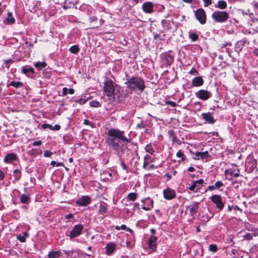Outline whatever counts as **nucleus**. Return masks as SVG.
Segmentation results:
<instances>
[{"mask_svg":"<svg viewBox=\"0 0 258 258\" xmlns=\"http://www.w3.org/2000/svg\"><path fill=\"white\" fill-rule=\"evenodd\" d=\"M153 207V201L151 199H147L146 204L142 207L145 211H149Z\"/></svg>","mask_w":258,"mask_h":258,"instance_id":"obj_24","label":"nucleus"},{"mask_svg":"<svg viewBox=\"0 0 258 258\" xmlns=\"http://www.w3.org/2000/svg\"><path fill=\"white\" fill-rule=\"evenodd\" d=\"M203 1H204V6L205 7L210 6L212 4V0H203Z\"/></svg>","mask_w":258,"mask_h":258,"instance_id":"obj_52","label":"nucleus"},{"mask_svg":"<svg viewBox=\"0 0 258 258\" xmlns=\"http://www.w3.org/2000/svg\"><path fill=\"white\" fill-rule=\"evenodd\" d=\"M13 62L14 60L12 59L6 60L4 62L5 67L9 69L10 67L9 64L12 63Z\"/></svg>","mask_w":258,"mask_h":258,"instance_id":"obj_46","label":"nucleus"},{"mask_svg":"<svg viewBox=\"0 0 258 258\" xmlns=\"http://www.w3.org/2000/svg\"><path fill=\"white\" fill-rule=\"evenodd\" d=\"M210 157V155L209 154V153L208 151L200 152V157L201 159L207 160Z\"/></svg>","mask_w":258,"mask_h":258,"instance_id":"obj_37","label":"nucleus"},{"mask_svg":"<svg viewBox=\"0 0 258 258\" xmlns=\"http://www.w3.org/2000/svg\"><path fill=\"white\" fill-rule=\"evenodd\" d=\"M253 54L255 56H258V48H254L253 50Z\"/></svg>","mask_w":258,"mask_h":258,"instance_id":"obj_64","label":"nucleus"},{"mask_svg":"<svg viewBox=\"0 0 258 258\" xmlns=\"http://www.w3.org/2000/svg\"><path fill=\"white\" fill-rule=\"evenodd\" d=\"M201 117L204 120H205L206 122L210 124H213L216 121V120L212 116V114L210 112L202 113L201 114Z\"/></svg>","mask_w":258,"mask_h":258,"instance_id":"obj_13","label":"nucleus"},{"mask_svg":"<svg viewBox=\"0 0 258 258\" xmlns=\"http://www.w3.org/2000/svg\"><path fill=\"white\" fill-rule=\"evenodd\" d=\"M137 127L140 128V129H142V128H144V126L143 125V121H141L140 123H139L137 124Z\"/></svg>","mask_w":258,"mask_h":258,"instance_id":"obj_63","label":"nucleus"},{"mask_svg":"<svg viewBox=\"0 0 258 258\" xmlns=\"http://www.w3.org/2000/svg\"><path fill=\"white\" fill-rule=\"evenodd\" d=\"M162 58L166 66H170L174 60L173 57L169 53L164 54Z\"/></svg>","mask_w":258,"mask_h":258,"instance_id":"obj_18","label":"nucleus"},{"mask_svg":"<svg viewBox=\"0 0 258 258\" xmlns=\"http://www.w3.org/2000/svg\"><path fill=\"white\" fill-rule=\"evenodd\" d=\"M74 218V215L73 214H69L65 216V218L67 220H70Z\"/></svg>","mask_w":258,"mask_h":258,"instance_id":"obj_62","label":"nucleus"},{"mask_svg":"<svg viewBox=\"0 0 258 258\" xmlns=\"http://www.w3.org/2000/svg\"><path fill=\"white\" fill-rule=\"evenodd\" d=\"M189 37L190 40L195 42L197 41L199 38L198 35L196 33L189 32Z\"/></svg>","mask_w":258,"mask_h":258,"instance_id":"obj_40","label":"nucleus"},{"mask_svg":"<svg viewBox=\"0 0 258 258\" xmlns=\"http://www.w3.org/2000/svg\"><path fill=\"white\" fill-rule=\"evenodd\" d=\"M145 160H146L149 163L150 162H153V160L154 159L153 158H151V157L148 155H146L145 157H144V159Z\"/></svg>","mask_w":258,"mask_h":258,"instance_id":"obj_50","label":"nucleus"},{"mask_svg":"<svg viewBox=\"0 0 258 258\" xmlns=\"http://www.w3.org/2000/svg\"><path fill=\"white\" fill-rule=\"evenodd\" d=\"M211 17L215 22L222 23L227 21L229 15L226 11L216 10L212 13Z\"/></svg>","mask_w":258,"mask_h":258,"instance_id":"obj_4","label":"nucleus"},{"mask_svg":"<svg viewBox=\"0 0 258 258\" xmlns=\"http://www.w3.org/2000/svg\"><path fill=\"white\" fill-rule=\"evenodd\" d=\"M169 138L171 139L173 142H174L176 140V137L174 135V132L172 130H169L168 132Z\"/></svg>","mask_w":258,"mask_h":258,"instance_id":"obj_41","label":"nucleus"},{"mask_svg":"<svg viewBox=\"0 0 258 258\" xmlns=\"http://www.w3.org/2000/svg\"><path fill=\"white\" fill-rule=\"evenodd\" d=\"M189 73L190 74L195 75L198 74V71L196 70V69L195 68H192L191 69V70L190 71V72H189Z\"/></svg>","mask_w":258,"mask_h":258,"instance_id":"obj_57","label":"nucleus"},{"mask_svg":"<svg viewBox=\"0 0 258 258\" xmlns=\"http://www.w3.org/2000/svg\"><path fill=\"white\" fill-rule=\"evenodd\" d=\"M47 66V64L44 61H38L34 63V66L37 69V70L40 71L42 69L45 68Z\"/></svg>","mask_w":258,"mask_h":258,"instance_id":"obj_33","label":"nucleus"},{"mask_svg":"<svg viewBox=\"0 0 258 258\" xmlns=\"http://www.w3.org/2000/svg\"><path fill=\"white\" fill-rule=\"evenodd\" d=\"M164 198L167 200H171L176 197L175 191L169 187H167L163 191Z\"/></svg>","mask_w":258,"mask_h":258,"instance_id":"obj_9","label":"nucleus"},{"mask_svg":"<svg viewBox=\"0 0 258 258\" xmlns=\"http://www.w3.org/2000/svg\"><path fill=\"white\" fill-rule=\"evenodd\" d=\"M192 85L194 87H200L204 84V80L200 76L196 77L192 80Z\"/></svg>","mask_w":258,"mask_h":258,"instance_id":"obj_20","label":"nucleus"},{"mask_svg":"<svg viewBox=\"0 0 258 258\" xmlns=\"http://www.w3.org/2000/svg\"><path fill=\"white\" fill-rule=\"evenodd\" d=\"M17 159V155L14 153L8 154L4 159V161L6 163H11L13 161Z\"/></svg>","mask_w":258,"mask_h":258,"instance_id":"obj_19","label":"nucleus"},{"mask_svg":"<svg viewBox=\"0 0 258 258\" xmlns=\"http://www.w3.org/2000/svg\"><path fill=\"white\" fill-rule=\"evenodd\" d=\"M164 177H166L167 178L166 180L168 181L172 178V175L168 173H167L165 174Z\"/></svg>","mask_w":258,"mask_h":258,"instance_id":"obj_59","label":"nucleus"},{"mask_svg":"<svg viewBox=\"0 0 258 258\" xmlns=\"http://www.w3.org/2000/svg\"><path fill=\"white\" fill-rule=\"evenodd\" d=\"M197 20L201 24H204L206 22V15L202 8L198 9L195 12Z\"/></svg>","mask_w":258,"mask_h":258,"instance_id":"obj_7","label":"nucleus"},{"mask_svg":"<svg viewBox=\"0 0 258 258\" xmlns=\"http://www.w3.org/2000/svg\"><path fill=\"white\" fill-rule=\"evenodd\" d=\"M7 86H13L16 89H19L23 87L24 86V84L21 82L13 81L8 84Z\"/></svg>","mask_w":258,"mask_h":258,"instance_id":"obj_26","label":"nucleus"},{"mask_svg":"<svg viewBox=\"0 0 258 258\" xmlns=\"http://www.w3.org/2000/svg\"><path fill=\"white\" fill-rule=\"evenodd\" d=\"M196 186V183L195 181H193L192 184L188 187V188L189 190L194 191L195 189Z\"/></svg>","mask_w":258,"mask_h":258,"instance_id":"obj_54","label":"nucleus"},{"mask_svg":"<svg viewBox=\"0 0 258 258\" xmlns=\"http://www.w3.org/2000/svg\"><path fill=\"white\" fill-rule=\"evenodd\" d=\"M108 137L106 143L109 148L115 152L119 157L124 152L127 143L131 140L124 136V132L117 128H110L107 132Z\"/></svg>","mask_w":258,"mask_h":258,"instance_id":"obj_1","label":"nucleus"},{"mask_svg":"<svg viewBox=\"0 0 258 258\" xmlns=\"http://www.w3.org/2000/svg\"><path fill=\"white\" fill-rule=\"evenodd\" d=\"M199 203L197 202H192L191 204L185 206V208L186 210H189V214L194 216L198 212L199 209Z\"/></svg>","mask_w":258,"mask_h":258,"instance_id":"obj_11","label":"nucleus"},{"mask_svg":"<svg viewBox=\"0 0 258 258\" xmlns=\"http://www.w3.org/2000/svg\"><path fill=\"white\" fill-rule=\"evenodd\" d=\"M139 206L140 205L139 203H135L134 204H133V210L135 211L139 209Z\"/></svg>","mask_w":258,"mask_h":258,"instance_id":"obj_53","label":"nucleus"},{"mask_svg":"<svg viewBox=\"0 0 258 258\" xmlns=\"http://www.w3.org/2000/svg\"><path fill=\"white\" fill-rule=\"evenodd\" d=\"M48 258H58L61 256L60 251H50L48 254Z\"/></svg>","mask_w":258,"mask_h":258,"instance_id":"obj_30","label":"nucleus"},{"mask_svg":"<svg viewBox=\"0 0 258 258\" xmlns=\"http://www.w3.org/2000/svg\"><path fill=\"white\" fill-rule=\"evenodd\" d=\"M42 144V142L41 141H34L32 143V146H39Z\"/></svg>","mask_w":258,"mask_h":258,"instance_id":"obj_55","label":"nucleus"},{"mask_svg":"<svg viewBox=\"0 0 258 258\" xmlns=\"http://www.w3.org/2000/svg\"><path fill=\"white\" fill-rule=\"evenodd\" d=\"M244 239L247 240H251L253 238V235L250 233H247L243 236Z\"/></svg>","mask_w":258,"mask_h":258,"instance_id":"obj_48","label":"nucleus"},{"mask_svg":"<svg viewBox=\"0 0 258 258\" xmlns=\"http://www.w3.org/2000/svg\"><path fill=\"white\" fill-rule=\"evenodd\" d=\"M29 236L27 232H25L23 233V235L20 234L17 236V239L21 242L25 241L26 238Z\"/></svg>","mask_w":258,"mask_h":258,"instance_id":"obj_36","label":"nucleus"},{"mask_svg":"<svg viewBox=\"0 0 258 258\" xmlns=\"http://www.w3.org/2000/svg\"><path fill=\"white\" fill-rule=\"evenodd\" d=\"M145 150L147 152L151 155H153L155 151L151 144L147 145L145 147Z\"/></svg>","mask_w":258,"mask_h":258,"instance_id":"obj_38","label":"nucleus"},{"mask_svg":"<svg viewBox=\"0 0 258 258\" xmlns=\"http://www.w3.org/2000/svg\"><path fill=\"white\" fill-rule=\"evenodd\" d=\"M211 201L216 205V208L220 211L223 210L224 203L223 202L221 197L217 195H215L211 197Z\"/></svg>","mask_w":258,"mask_h":258,"instance_id":"obj_8","label":"nucleus"},{"mask_svg":"<svg viewBox=\"0 0 258 258\" xmlns=\"http://www.w3.org/2000/svg\"><path fill=\"white\" fill-rule=\"evenodd\" d=\"M107 206L106 204H101L99 207V211L98 213L100 215H102L103 216H104V214L107 212Z\"/></svg>","mask_w":258,"mask_h":258,"instance_id":"obj_28","label":"nucleus"},{"mask_svg":"<svg viewBox=\"0 0 258 258\" xmlns=\"http://www.w3.org/2000/svg\"><path fill=\"white\" fill-rule=\"evenodd\" d=\"M75 92V90L73 88L68 89L67 87H64L62 89V96H66L68 94H73Z\"/></svg>","mask_w":258,"mask_h":258,"instance_id":"obj_34","label":"nucleus"},{"mask_svg":"<svg viewBox=\"0 0 258 258\" xmlns=\"http://www.w3.org/2000/svg\"><path fill=\"white\" fill-rule=\"evenodd\" d=\"M194 159L197 160H199L200 159V152H196V153L195 154V156L194 157Z\"/></svg>","mask_w":258,"mask_h":258,"instance_id":"obj_58","label":"nucleus"},{"mask_svg":"<svg viewBox=\"0 0 258 258\" xmlns=\"http://www.w3.org/2000/svg\"><path fill=\"white\" fill-rule=\"evenodd\" d=\"M143 11L146 13H151L154 11V5L151 2H145L142 5Z\"/></svg>","mask_w":258,"mask_h":258,"instance_id":"obj_17","label":"nucleus"},{"mask_svg":"<svg viewBox=\"0 0 258 258\" xmlns=\"http://www.w3.org/2000/svg\"><path fill=\"white\" fill-rule=\"evenodd\" d=\"M176 156L178 157V158H180L181 160L182 161H184L185 159H186V158L184 156V154L183 153L182 151H181V150H179V151H178L176 153Z\"/></svg>","mask_w":258,"mask_h":258,"instance_id":"obj_43","label":"nucleus"},{"mask_svg":"<svg viewBox=\"0 0 258 258\" xmlns=\"http://www.w3.org/2000/svg\"><path fill=\"white\" fill-rule=\"evenodd\" d=\"M52 154L53 153L49 150L44 151L43 153V155L45 157H50Z\"/></svg>","mask_w":258,"mask_h":258,"instance_id":"obj_47","label":"nucleus"},{"mask_svg":"<svg viewBox=\"0 0 258 258\" xmlns=\"http://www.w3.org/2000/svg\"><path fill=\"white\" fill-rule=\"evenodd\" d=\"M225 174L229 173L231 176L238 177L239 176V171L237 168H231L229 170H226L224 172Z\"/></svg>","mask_w":258,"mask_h":258,"instance_id":"obj_22","label":"nucleus"},{"mask_svg":"<svg viewBox=\"0 0 258 258\" xmlns=\"http://www.w3.org/2000/svg\"><path fill=\"white\" fill-rule=\"evenodd\" d=\"M89 98H79L75 101L76 103H79L80 104H84L86 103Z\"/></svg>","mask_w":258,"mask_h":258,"instance_id":"obj_45","label":"nucleus"},{"mask_svg":"<svg viewBox=\"0 0 258 258\" xmlns=\"http://www.w3.org/2000/svg\"><path fill=\"white\" fill-rule=\"evenodd\" d=\"M203 1H204V6L205 7L210 6L212 4V0H203Z\"/></svg>","mask_w":258,"mask_h":258,"instance_id":"obj_51","label":"nucleus"},{"mask_svg":"<svg viewBox=\"0 0 258 258\" xmlns=\"http://www.w3.org/2000/svg\"><path fill=\"white\" fill-rule=\"evenodd\" d=\"M124 84L128 90L136 94L142 93L146 87L144 80L139 77H127Z\"/></svg>","mask_w":258,"mask_h":258,"instance_id":"obj_2","label":"nucleus"},{"mask_svg":"<svg viewBox=\"0 0 258 258\" xmlns=\"http://www.w3.org/2000/svg\"><path fill=\"white\" fill-rule=\"evenodd\" d=\"M173 24V22L170 20H162L161 21V25L162 27L166 30H168L171 29L172 26Z\"/></svg>","mask_w":258,"mask_h":258,"instance_id":"obj_21","label":"nucleus"},{"mask_svg":"<svg viewBox=\"0 0 258 258\" xmlns=\"http://www.w3.org/2000/svg\"><path fill=\"white\" fill-rule=\"evenodd\" d=\"M126 199L130 201L134 202L137 199V195L135 192H130L127 195Z\"/></svg>","mask_w":258,"mask_h":258,"instance_id":"obj_35","label":"nucleus"},{"mask_svg":"<svg viewBox=\"0 0 258 258\" xmlns=\"http://www.w3.org/2000/svg\"><path fill=\"white\" fill-rule=\"evenodd\" d=\"M157 237L155 236H151L148 241V245L150 249L155 251L157 247Z\"/></svg>","mask_w":258,"mask_h":258,"instance_id":"obj_14","label":"nucleus"},{"mask_svg":"<svg viewBox=\"0 0 258 258\" xmlns=\"http://www.w3.org/2000/svg\"><path fill=\"white\" fill-rule=\"evenodd\" d=\"M227 4L225 1L221 0L217 2V4L215 5V7L219 9L223 10L227 8Z\"/></svg>","mask_w":258,"mask_h":258,"instance_id":"obj_32","label":"nucleus"},{"mask_svg":"<svg viewBox=\"0 0 258 258\" xmlns=\"http://www.w3.org/2000/svg\"><path fill=\"white\" fill-rule=\"evenodd\" d=\"M209 250L213 252H215L217 251V246L215 244H212L209 245Z\"/></svg>","mask_w":258,"mask_h":258,"instance_id":"obj_44","label":"nucleus"},{"mask_svg":"<svg viewBox=\"0 0 258 258\" xmlns=\"http://www.w3.org/2000/svg\"><path fill=\"white\" fill-rule=\"evenodd\" d=\"M13 176L14 177V180L13 182L17 181L21 178V171L18 169H16L13 171Z\"/></svg>","mask_w":258,"mask_h":258,"instance_id":"obj_31","label":"nucleus"},{"mask_svg":"<svg viewBox=\"0 0 258 258\" xmlns=\"http://www.w3.org/2000/svg\"><path fill=\"white\" fill-rule=\"evenodd\" d=\"M246 165L247 167H249L251 170H253L256 167V160L254 159H250L247 161Z\"/></svg>","mask_w":258,"mask_h":258,"instance_id":"obj_29","label":"nucleus"},{"mask_svg":"<svg viewBox=\"0 0 258 258\" xmlns=\"http://www.w3.org/2000/svg\"><path fill=\"white\" fill-rule=\"evenodd\" d=\"M247 43L249 44V42L247 40V39L245 37L243 38L242 40L237 41L235 44V50L238 53H239L242 49L244 45Z\"/></svg>","mask_w":258,"mask_h":258,"instance_id":"obj_12","label":"nucleus"},{"mask_svg":"<svg viewBox=\"0 0 258 258\" xmlns=\"http://www.w3.org/2000/svg\"><path fill=\"white\" fill-rule=\"evenodd\" d=\"M120 165H121V166L122 168L124 170H126V171H127V168H128V167H127V166L126 165V164L124 163V162H122H122H121V163H120Z\"/></svg>","mask_w":258,"mask_h":258,"instance_id":"obj_61","label":"nucleus"},{"mask_svg":"<svg viewBox=\"0 0 258 258\" xmlns=\"http://www.w3.org/2000/svg\"><path fill=\"white\" fill-rule=\"evenodd\" d=\"M22 73L28 77L32 78L35 74V70L32 67L23 66L22 67Z\"/></svg>","mask_w":258,"mask_h":258,"instance_id":"obj_16","label":"nucleus"},{"mask_svg":"<svg viewBox=\"0 0 258 258\" xmlns=\"http://www.w3.org/2000/svg\"><path fill=\"white\" fill-rule=\"evenodd\" d=\"M149 166V162L144 159L143 167L144 169L147 170Z\"/></svg>","mask_w":258,"mask_h":258,"instance_id":"obj_56","label":"nucleus"},{"mask_svg":"<svg viewBox=\"0 0 258 258\" xmlns=\"http://www.w3.org/2000/svg\"><path fill=\"white\" fill-rule=\"evenodd\" d=\"M83 229L84 226L81 224L75 225L70 233V239H73L74 238L79 236L82 234Z\"/></svg>","mask_w":258,"mask_h":258,"instance_id":"obj_5","label":"nucleus"},{"mask_svg":"<svg viewBox=\"0 0 258 258\" xmlns=\"http://www.w3.org/2000/svg\"><path fill=\"white\" fill-rule=\"evenodd\" d=\"M157 168V166H156L155 165L151 164L148 166L147 170H150L151 169H156Z\"/></svg>","mask_w":258,"mask_h":258,"instance_id":"obj_60","label":"nucleus"},{"mask_svg":"<svg viewBox=\"0 0 258 258\" xmlns=\"http://www.w3.org/2000/svg\"><path fill=\"white\" fill-rule=\"evenodd\" d=\"M20 202L22 204H28L30 202L29 195L22 194L20 197Z\"/></svg>","mask_w":258,"mask_h":258,"instance_id":"obj_27","label":"nucleus"},{"mask_svg":"<svg viewBox=\"0 0 258 258\" xmlns=\"http://www.w3.org/2000/svg\"><path fill=\"white\" fill-rule=\"evenodd\" d=\"M41 127L43 129H46L48 128L52 131H59L60 128V126L58 124H55L54 126H52L51 124L46 123L42 124Z\"/></svg>","mask_w":258,"mask_h":258,"instance_id":"obj_25","label":"nucleus"},{"mask_svg":"<svg viewBox=\"0 0 258 258\" xmlns=\"http://www.w3.org/2000/svg\"><path fill=\"white\" fill-rule=\"evenodd\" d=\"M115 86L117 85L111 80H107L104 83V95L107 97V99L114 101L115 99L116 90Z\"/></svg>","mask_w":258,"mask_h":258,"instance_id":"obj_3","label":"nucleus"},{"mask_svg":"<svg viewBox=\"0 0 258 258\" xmlns=\"http://www.w3.org/2000/svg\"><path fill=\"white\" fill-rule=\"evenodd\" d=\"M91 199L90 197L87 196H82L76 201V204L79 206H86L90 204Z\"/></svg>","mask_w":258,"mask_h":258,"instance_id":"obj_10","label":"nucleus"},{"mask_svg":"<svg viewBox=\"0 0 258 258\" xmlns=\"http://www.w3.org/2000/svg\"><path fill=\"white\" fill-rule=\"evenodd\" d=\"M105 248V253L107 255H111L114 252L116 249V244L114 242H109L107 244Z\"/></svg>","mask_w":258,"mask_h":258,"instance_id":"obj_15","label":"nucleus"},{"mask_svg":"<svg viewBox=\"0 0 258 258\" xmlns=\"http://www.w3.org/2000/svg\"><path fill=\"white\" fill-rule=\"evenodd\" d=\"M90 105L93 107H99L101 106L100 103L96 100H93L90 102Z\"/></svg>","mask_w":258,"mask_h":258,"instance_id":"obj_42","label":"nucleus"},{"mask_svg":"<svg viewBox=\"0 0 258 258\" xmlns=\"http://www.w3.org/2000/svg\"><path fill=\"white\" fill-rule=\"evenodd\" d=\"M196 97L201 100L206 101L210 98L212 94L207 90L201 89L195 93Z\"/></svg>","mask_w":258,"mask_h":258,"instance_id":"obj_6","label":"nucleus"},{"mask_svg":"<svg viewBox=\"0 0 258 258\" xmlns=\"http://www.w3.org/2000/svg\"><path fill=\"white\" fill-rule=\"evenodd\" d=\"M15 22V19L13 16V14L11 12H9L7 15V17L4 21V23L7 25H11L14 24Z\"/></svg>","mask_w":258,"mask_h":258,"instance_id":"obj_23","label":"nucleus"},{"mask_svg":"<svg viewBox=\"0 0 258 258\" xmlns=\"http://www.w3.org/2000/svg\"><path fill=\"white\" fill-rule=\"evenodd\" d=\"M214 185L216 189L219 188L221 186H223V184L221 181L216 182Z\"/></svg>","mask_w":258,"mask_h":258,"instance_id":"obj_49","label":"nucleus"},{"mask_svg":"<svg viewBox=\"0 0 258 258\" xmlns=\"http://www.w3.org/2000/svg\"><path fill=\"white\" fill-rule=\"evenodd\" d=\"M69 50L72 53L76 54L79 51L80 48L78 45H74L70 48Z\"/></svg>","mask_w":258,"mask_h":258,"instance_id":"obj_39","label":"nucleus"}]
</instances>
